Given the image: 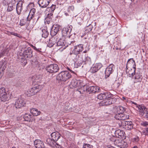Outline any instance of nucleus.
Returning <instances> with one entry per match:
<instances>
[{
    "label": "nucleus",
    "instance_id": "obj_10",
    "mask_svg": "<svg viewBox=\"0 0 148 148\" xmlns=\"http://www.w3.org/2000/svg\"><path fill=\"white\" fill-rule=\"evenodd\" d=\"M24 100V98L21 97H19L17 99L15 104L16 108H19L24 106L25 104Z\"/></svg>",
    "mask_w": 148,
    "mask_h": 148
},
{
    "label": "nucleus",
    "instance_id": "obj_11",
    "mask_svg": "<svg viewBox=\"0 0 148 148\" xmlns=\"http://www.w3.org/2000/svg\"><path fill=\"white\" fill-rule=\"evenodd\" d=\"M27 58L24 56L22 53L18 52L17 53V60L23 65H25L27 63Z\"/></svg>",
    "mask_w": 148,
    "mask_h": 148
},
{
    "label": "nucleus",
    "instance_id": "obj_49",
    "mask_svg": "<svg viewBox=\"0 0 148 148\" xmlns=\"http://www.w3.org/2000/svg\"><path fill=\"white\" fill-rule=\"evenodd\" d=\"M13 10V6L12 4H9L8 7L7 11L8 12H10L12 11Z\"/></svg>",
    "mask_w": 148,
    "mask_h": 148
},
{
    "label": "nucleus",
    "instance_id": "obj_29",
    "mask_svg": "<svg viewBox=\"0 0 148 148\" xmlns=\"http://www.w3.org/2000/svg\"><path fill=\"white\" fill-rule=\"evenodd\" d=\"M112 97H110L106 99V100L103 101V104L104 105L107 106L110 105L114 103V99L112 98Z\"/></svg>",
    "mask_w": 148,
    "mask_h": 148
},
{
    "label": "nucleus",
    "instance_id": "obj_60",
    "mask_svg": "<svg viewBox=\"0 0 148 148\" xmlns=\"http://www.w3.org/2000/svg\"><path fill=\"white\" fill-rule=\"evenodd\" d=\"M40 15H39L38 16H37L36 15L35 16V20L34 21H36V22L38 21V19L40 18Z\"/></svg>",
    "mask_w": 148,
    "mask_h": 148
},
{
    "label": "nucleus",
    "instance_id": "obj_61",
    "mask_svg": "<svg viewBox=\"0 0 148 148\" xmlns=\"http://www.w3.org/2000/svg\"><path fill=\"white\" fill-rule=\"evenodd\" d=\"M107 148H115V147L111 146L110 145H108L107 146Z\"/></svg>",
    "mask_w": 148,
    "mask_h": 148
},
{
    "label": "nucleus",
    "instance_id": "obj_2",
    "mask_svg": "<svg viewBox=\"0 0 148 148\" xmlns=\"http://www.w3.org/2000/svg\"><path fill=\"white\" fill-rule=\"evenodd\" d=\"M72 77V75L69 71H64L59 73L56 77V79L61 82H65Z\"/></svg>",
    "mask_w": 148,
    "mask_h": 148
},
{
    "label": "nucleus",
    "instance_id": "obj_18",
    "mask_svg": "<svg viewBox=\"0 0 148 148\" xmlns=\"http://www.w3.org/2000/svg\"><path fill=\"white\" fill-rule=\"evenodd\" d=\"M115 134L116 137L122 139H124L125 138V133L123 130H116L115 131Z\"/></svg>",
    "mask_w": 148,
    "mask_h": 148
},
{
    "label": "nucleus",
    "instance_id": "obj_32",
    "mask_svg": "<svg viewBox=\"0 0 148 148\" xmlns=\"http://www.w3.org/2000/svg\"><path fill=\"white\" fill-rule=\"evenodd\" d=\"M32 116L28 114H25L23 118L25 121H32L33 120Z\"/></svg>",
    "mask_w": 148,
    "mask_h": 148
},
{
    "label": "nucleus",
    "instance_id": "obj_52",
    "mask_svg": "<svg viewBox=\"0 0 148 148\" xmlns=\"http://www.w3.org/2000/svg\"><path fill=\"white\" fill-rule=\"evenodd\" d=\"M121 113H119V114H116L115 116L114 117L116 119L121 120Z\"/></svg>",
    "mask_w": 148,
    "mask_h": 148
},
{
    "label": "nucleus",
    "instance_id": "obj_50",
    "mask_svg": "<svg viewBox=\"0 0 148 148\" xmlns=\"http://www.w3.org/2000/svg\"><path fill=\"white\" fill-rule=\"evenodd\" d=\"M93 28L92 25L90 24L86 28V30L88 32L91 31Z\"/></svg>",
    "mask_w": 148,
    "mask_h": 148
},
{
    "label": "nucleus",
    "instance_id": "obj_23",
    "mask_svg": "<svg viewBox=\"0 0 148 148\" xmlns=\"http://www.w3.org/2000/svg\"><path fill=\"white\" fill-rule=\"evenodd\" d=\"M83 49V45L81 44H79L75 46L73 51L75 54H77L78 53L82 52Z\"/></svg>",
    "mask_w": 148,
    "mask_h": 148
},
{
    "label": "nucleus",
    "instance_id": "obj_45",
    "mask_svg": "<svg viewBox=\"0 0 148 148\" xmlns=\"http://www.w3.org/2000/svg\"><path fill=\"white\" fill-rule=\"evenodd\" d=\"M8 51V48L4 49L2 50L0 54V57H1L2 56L5 55V54H7Z\"/></svg>",
    "mask_w": 148,
    "mask_h": 148
},
{
    "label": "nucleus",
    "instance_id": "obj_19",
    "mask_svg": "<svg viewBox=\"0 0 148 148\" xmlns=\"http://www.w3.org/2000/svg\"><path fill=\"white\" fill-rule=\"evenodd\" d=\"M136 68L131 67L127 69L126 68V71L128 76L130 77H133L136 73Z\"/></svg>",
    "mask_w": 148,
    "mask_h": 148
},
{
    "label": "nucleus",
    "instance_id": "obj_31",
    "mask_svg": "<svg viewBox=\"0 0 148 148\" xmlns=\"http://www.w3.org/2000/svg\"><path fill=\"white\" fill-rule=\"evenodd\" d=\"M56 5L53 4L50 7L47 8L46 11L48 12L47 14H52V16H53V13L56 9Z\"/></svg>",
    "mask_w": 148,
    "mask_h": 148
},
{
    "label": "nucleus",
    "instance_id": "obj_24",
    "mask_svg": "<svg viewBox=\"0 0 148 148\" xmlns=\"http://www.w3.org/2000/svg\"><path fill=\"white\" fill-rule=\"evenodd\" d=\"M137 108L138 110L140 113V114L142 115L143 113L147 111V109L142 104L137 105Z\"/></svg>",
    "mask_w": 148,
    "mask_h": 148
},
{
    "label": "nucleus",
    "instance_id": "obj_35",
    "mask_svg": "<svg viewBox=\"0 0 148 148\" xmlns=\"http://www.w3.org/2000/svg\"><path fill=\"white\" fill-rule=\"evenodd\" d=\"M32 78L33 81H34L35 82L36 81L38 82L40 81L42 79V76L40 75H35L32 77Z\"/></svg>",
    "mask_w": 148,
    "mask_h": 148
},
{
    "label": "nucleus",
    "instance_id": "obj_25",
    "mask_svg": "<svg viewBox=\"0 0 148 148\" xmlns=\"http://www.w3.org/2000/svg\"><path fill=\"white\" fill-rule=\"evenodd\" d=\"M46 143L51 147L54 148L56 147V145H58L55 141L52 139H51L50 138H48L47 139Z\"/></svg>",
    "mask_w": 148,
    "mask_h": 148
},
{
    "label": "nucleus",
    "instance_id": "obj_41",
    "mask_svg": "<svg viewBox=\"0 0 148 148\" xmlns=\"http://www.w3.org/2000/svg\"><path fill=\"white\" fill-rule=\"evenodd\" d=\"M8 92V91H6L5 88L2 87L0 88V96H2L3 95L6 94V92Z\"/></svg>",
    "mask_w": 148,
    "mask_h": 148
},
{
    "label": "nucleus",
    "instance_id": "obj_8",
    "mask_svg": "<svg viewBox=\"0 0 148 148\" xmlns=\"http://www.w3.org/2000/svg\"><path fill=\"white\" fill-rule=\"evenodd\" d=\"M115 68V66L112 64H110L106 69L105 71L106 78L108 77L113 72Z\"/></svg>",
    "mask_w": 148,
    "mask_h": 148
},
{
    "label": "nucleus",
    "instance_id": "obj_48",
    "mask_svg": "<svg viewBox=\"0 0 148 148\" xmlns=\"http://www.w3.org/2000/svg\"><path fill=\"white\" fill-rule=\"evenodd\" d=\"M76 20L77 23L79 25H81L82 24L83 21V19L81 17H77L76 18Z\"/></svg>",
    "mask_w": 148,
    "mask_h": 148
},
{
    "label": "nucleus",
    "instance_id": "obj_36",
    "mask_svg": "<svg viewBox=\"0 0 148 148\" xmlns=\"http://www.w3.org/2000/svg\"><path fill=\"white\" fill-rule=\"evenodd\" d=\"M83 60V61L86 64H87L88 65H90L92 64L90 58L86 55H85V58Z\"/></svg>",
    "mask_w": 148,
    "mask_h": 148
},
{
    "label": "nucleus",
    "instance_id": "obj_30",
    "mask_svg": "<svg viewBox=\"0 0 148 148\" xmlns=\"http://www.w3.org/2000/svg\"><path fill=\"white\" fill-rule=\"evenodd\" d=\"M51 136L52 139L56 142L60 138L61 135L58 132H56L51 134Z\"/></svg>",
    "mask_w": 148,
    "mask_h": 148
},
{
    "label": "nucleus",
    "instance_id": "obj_62",
    "mask_svg": "<svg viewBox=\"0 0 148 148\" xmlns=\"http://www.w3.org/2000/svg\"><path fill=\"white\" fill-rule=\"evenodd\" d=\"M3 73L1 71V70L0 71V79L1 78L2 76H3Z\"/></svg>",
    "mask_w": 148,
    "mask_h": 148
},
{
    "label": "nucleus",
    "instance_id": "obj_42",
    "mask_svg": "<svg viewBox=\"0 0 148 148\" xmlns=\"http://www.w3.org/2000/svg\"><path fill=\"white\" fill-rule=\"evenodd\" d=\"M121 120H122V121H124V120L129 118V115H128L123 114L122 113H121Z\"/></svg>",
    "mask_w": 148,
    "mask_h": 148
},
{
    "label": "nucleus",
    "instance_id": "obj_15",
    "mask_svg": "<svg viewBox=\"0 0 148 148\" xmlns=\"http://www.w3.org/2000/svg\"><path fill=\"white\" fill-rule=\"evenodd\" d=\"M51 0H38V3L41 8H45L47 7Z\"/></svg>",
    "mask_w": 148,
    "mask_h": 148
},
{
    "label": "nucleus",
    "instance_id": "obj_58",
    "mask_svg": "<svg viewBox=\"0 0 148 148\" xmlns=\"http://www.w3.org/2000/svg\"><path fill=\"white\" fill-rule=\"evenodd\" d=\"M74 9V7L73 6H69L68 9V12H70L71 11H73Z\"/></svg>",
    "mask_w": 148,
    "mask_h": 148
},
{
    "label": "nucleus",
    "instance_id": "obj_16",
    "mask_svg": "<svg viewBox=\"0 0 148 148\" xmlns=\"http://www.w3.org/2000/svg\"><path fill=\"white\" fill-rule=\"evenodd\" d=\"M33 51L30 47H28L25 49L22 53L24 56L27 58H30L33 56Z\"/></svg>",
    "mask_w": 148,
    "mask_h": 148
},
{
    "label": "nucleus",
    "instance_id": "obj_46",
    "mask_svg": "<svg viewBox=\"0 0 148 148\" xmlns=\"http://www.w3.org/2000/svg\"><path fill=\"white\" fill-rule=\"evenodd\" d=\"M82 148H94V147L89 144L84 143Z\"/></svg>",
    "mask_w": 148,
    "mask_h": 148
},
{
    "label": "nucleus",
    "instance_id": "obj_56",
    "mask_svg": "<svg viewBox=\"0 0 148 148\" xmlns=\"http://www.w3.org/2000/svg\"><path fill=\"white\" fill-rule=\"evenodd\" d=\"M11 34L14 36H16L20 38H22V37L20 34L17 33L12 32L11 33Z\"/></svg>",
    "mask_w": 148,
    "mask_h": 148
},
{
    "label": "nucleus",
    "instance_id": "obj_55",
    "mask_svg": "<svg viewBox=\"0 0 148 148\" xmlns=\"http://www.w3.org/2000/svg\"><path fill=\"white\" fill-rule=\"evenodd\" d=\"M140 124L142 126L145 127H147L148 126V122L143 121Z\"/></svg>",
    "mask_w": 148,
    "mask_h": 148
},
{
    "label": "nucleus",
    "instance_id": "obj_1",
    "mask_svg": "<svg viewBox=\"0 0 148 148\" xmlns=\"http://www.w3.org/2000/svg\"><path fill=\"white\" fill-rule=\"evenodd\" d=\"M36 10L34 8H32L29 12V14L27 17V24H28L27 27L28 28H32L36 23V21H34V18L35 15Z\"/></svg>",
    "mask_w": 148,
    "mask_h": 148
},
{
    "label": "nucleus",
    "instance_id": "obj_51",
    "mask_svg": "<svg viewBox=\"0 0 148 148\" xmlns=\"http://www.w3.org/2000/svg\"><path fill=\"white\" fill-rule=\"evenodd\" d=\"M96 67L97 69L99 70L100 69L102 66V65L101 63H98L95 64L94 65Z\"/></svg>",
    "mask_w": 148,
    "mask_h": 148
},
{
    "label": "nucleus",
    "instance_id": "obj_9",
    "mask_svg": "<svg viewBox=\"0 0 148 148\" xmlns=\"http://www.w3.org/2000/svg\"><path fill=\"white\" fill-rule=\"evenodd\" d=\"M114 144L120 148H126L128 146L127 143L121 139H116L114 141Z\"/></svg>",
    "mask_w": 148,
    "mask_h": 148
},
{
    "label": "nucleus",
    "instance_id": "obj_21",
    "mask_svg": "<svg viewBox=\"0 0 148 148\" xmlns=\"http://www.w3.org/2000/svg\"><path fill=\"white\" fill-rule=\"evenodd\" d=\"M23 2L22 1L20 0L16 4V10L17 14L18 15H20L21 14V12L23 10Z\"/></svg>",
    "mask_w": 148,
    "mask_h": 148
},
{
    "label": "nucleus",
    "instance_id": "obj_34",
    "mask_svg": "<svg viewBox=\"0 0 148 148\" xmlns=\"http://www.w3.org/2000/svg\"><path fill=\"white\" fill-rule=\"evenodd\" d=\"M30 112L33 116H37L40 115V111H38L37 109L35 108L30 109Z\"/></svg>",
    "mask_w": 148,
    "mask_h": 148
},
{
    "label": "nucleus",
    "instance_id": "obj_20",
    "mask_svg": "<svg viewBox=\"0 0 148 148\" xmlns=\"http://www.w3.org/2000/svg\"><path fill=\"white\" fill-rule=\"evenodd\" d=\"M82 82L81 80H77L75 79L71 82V84L74 88L81 87L83 86Z\"/></svg>",
    "mask_w": 148,
    "mask_h": 148
},
{
    "label": "nucleus",
    "instance_id": "obj_5",
    "mask_svg": "<svg viewBox=\"0 0 148 148\" xmlns=\"http://www.w3.org/2000/svg\"><path fill=\"white\" fill-rule=\"evenodd\" d=\"M120 127H123L127 130H130L133 128V125L131 121H120L118 123Z\"/></svg>",
    "mask_w": 148,
    "mask_h": 148
},
{
    "label": "nucleus",
    "instance_id": "obj_64",
    "mask_svg": "<svg viewBox=\"0 0 148 148\" xmlns=\"http://www.w3.org/2000/svg\"><path fill=\"white\" fill-rule=\"evenodd\" d=\"M69 148H77L75 147V146L73 145H70Z\"/></svg>",
    "mask_w": 148,
    "mask_h": 148
},
{
    "label": "nucleus",
    "instance_id": "obj_39",
    "mask_svg": "<svg viewBox=\"0 0 148 148\" xmlns=\"http://www.w3.org/2000/svg\"><path fill=\"white\" fill-rule=\"evenodd\" d=\"M30 46L32 47L34 50L37 51L39 53L41 54H42V49L41 48H37L35 46H34L32 44H30Z\"/></svg>",
    "mask_w": 148,
    "mask_h": 148
},
{
    "label": "nucleus",
    "instance_id": "obj_33",
    "mask_svg": "<svg viewBox=\"0 0 148 148\" xmlns=\"http://www.w3.org/2000/svg\"><path fill=\"white\" fill-rule=\"evenodd\" d=\"M53 17L52 14H47V16L45 19V23L49 24L51 22L52 18Z\"/></svg>",
    "mask_w": 148,
    "mask_h": 148
},
{
    "label": "nucleus",
    "instance_id": "obj_44",
    "mask_svg": "<svg viewBox=\"0 0 148 148\" xmlns=\"http://www.w3.org/2000/svg\"><path fill=\"white\" fill-rule=\"evenodd\" d=\"M117 110L120 113H122L125 111V109L123 107L119 106L117 108Z\"/></svg>",
    "mask_w": 148,
    "mask_h": 148
},
{
    "label": "nucleus",
    "instance_id": "obj_59",
    "mask_svg": "<svg viewBox=\"0 0 148 148\" xmlns=\"http://www.w3.org/2000/svg\"><path fill=\"white\" fill-rule=\"evenodd\" d=\"M25 23L24 22L23 20L22 19L20 20V25L21 26H23L25 25Z\"/></svg>",
    "mask_w": 148,
    "mask_h": 148
},
{
    "label": "nucleus",
    "instance_id": "obj_28",
    "mask_svg": "<svg viewBox=\"0 0 148 148\" xmlns=\"http://www.w3.org/2000/svg\"><path fill=\"white\" fill-rule=\"evenodd\" d=\"M134 79L138 82H140L142 81L143 77L141 73H140L139 71H137L135 73L134 75Z\"/></svg>",
    "mask_w": 148,
    "mask_h": 148
},
{
    "label": "nucleus",
    "instance_id": "obj_38",
    "mask_svg": "<svg viewBox=\"0 0 148 148\" xmlns=\"http://www.w3.org/2000/svg\"><path fill=\"white\" fill-rule=\"evenodd\" d=\"M42 37L45 38H47L49 34V33L47 29H42Z\"/></svg>",
    "mask_w": 148,
    "mask_h": 148
},
{
    "label": "nucleus",
    "instance_id": "obj_27",
    "mask_svg": "<svg viewBox=\"0 0 148 148\" xmlns=\"http://www.w3.org/2000/svg\"><path fill=\"white\" fill-rule=\"evenodd\" d=\"M83 53H78V54H75L74 52V54L73 55V59L74 60L77 61H83Z\"/></svg>",
    "mask_w": 148,
    "mask_h": 148
},
{
    "label": "nucleus",
    "instance_id": "obj_26",
    "mask_svg": "<svg viewBox=\"0 0 148 148\" xmlns=\"http://www.w3.org/2000/svg\"><path fill=\"white\" fill-rule=\"evenodd\" d=\"M11 94L9 92H6V94L3 95L2 96H0L1 100V101L5 102L6 101H8L10 99Z\"/></svg>",
    "mask_w": 148,
    "mask_h": 148
},
{
    "label": "nucleus",
    "instance_id": "obj_4",
    "mask_svg": "<svg viewBox=\"0 0 148 148\" xmlns=\"http://www.w3.org/2000/svg\"><path fill=\"white\" fill-rule=\"evenodd\" d=\"M82 89L84 92H86L89 94L98 93L101 91V89L99 87L95 86L89 87L84 85L82 88Z\"/></svg>",
    "mask_w": 148,
    "mask_h": 148
},
{
    "label": "nucleus",
    "instance_id": "obj_37",
    "mask_svg": "<svg viewBox=\"0 0 148 148\" xmlns=\"http://www.w3.org/2000/svg\"><path fill=\"white\" fill-rule=\"evenodd\" d=\"M54 39H53L52 38L49 40V42L47 44V46L48 47H51L56 43V42L55 41H54Z\"/></svg>",
    "mask_w": 148,
    "mask_h": 148
},
{
    "label": "nucleus",
    "instance_id": "obj_14",
    "mask_svg": "<svg viewBox=\"0 0 148 148\" xmlns=\"http://www.w3.org/2000/svg\"><path fill=\"white\" fill-rule=\"evenodd\" d=\"M60 29V26L57 25H54L51 27L50 34L51 36L56 35L59 31Z\"/></svg>",
    "mask_w": 148,
    "mask_h": 148
},
{
    "label": "nucleus",
    "instance_id": "obj_22",
    "mask_svg": "<svg viewBox=\"0 0 148 148\" xmlns=\"http://www.w3.org/2000/svg\"><path fill=\"white\" fill-rule=\"evenodd\" d=\"M136 66V63L133 58H130L128 60L126 66L127 69L131 67L135 68Z\"/></svg>",
    "mask_w": 148,
    "mask_h": 148
},
{
    "label": "nucleus",
    "instance_id": "obj_63",
    "mask_svg": "<svg viewBox=\"0 0 148 148\" xmlns=\"http://www.w3.org/2000/svg\"><path fill=\"white\" fill-rule=\"evenodd\" d=\"M74 54V52L73 51V49L72 51V53H70V55L72 56V57H73V55Z\"/></svg>",
    "mask_w": 148,
    "mask_h": 148
},
{
    "label": "nucleus",
    "instance_id": "obj_12",
    "mask_svg": "<svg viewBox=\"0 0 148 148\" xmlns=\"http://www.w3.org/2000/svg\"><path fill=\"white\" fill-rule=\"evenodd\" d=\"M112 95L109 92H103L99 94L97 96V98L100 100L105 99L110 97H112Z\"/></svg>",
    "mask_w": 148,
    "mask_h": 148
},
{
    "label": "nucleus",
    "instance_id": "obj_17",
    "mask_svg": "<svg viewBox=\"0 0 148 148\" xmlns=\"http://www.w3.org/2000/svg\"><path fill=\"white\" fill-rule=\"evenodd\" d=\"M34 144L36 148H47L43 142L39 139L36 140L34 142Z\"/></svg>",
    "mask_w": 148,
    "mask_h": 148
},
{
    "label": "nucleus",
    "instance_id": "obj_43",
    "mask_svg": "<svg viewBox=\"0 0 148 148\" xmlns=\"http://www.w3.org/2000/svg\"><path fill=\"white\" fill-rule=\"evenodd\" d=\"M98 71V70L97 69L95 66L94 65L90 69V72L92 73H96Z\"/></svg>",
    "mask_w": 148,
    "mask_h": 148
},
{
    "label": "nucleus",
    "instance_id": "obj_7",
    "mask_svg": "<svg viewBox=\"0 0 148 148\" xmlns=\"http://www.w3.org/2000/svg\"><path fill=\"white\" fill-rule=\"evenodd\" d=\"M46 69L47 71L51 73H56L59 70L58 65L56 64H51L47 66Z\"/></svg>",
    "mask_w": 148,
    "mask_h": 148
},
{
    "label": "nucleus",
    "instance_id": "obj_54",
    "mask_svg": "<svg viewBox=\"0 0 148 148\" xmlns=\"http://www.w3.org/2000/svg\"><path fill=\"white\" fill-rule=\"evenodd\" d=\"M132 140L133 142H137L139 140V138L138 136H136L132 139Z\"/></svg>",
    "mask_w": 148,
    "mask_h": 148
},
{
    "label": "nucleus",
    "instance_id": "obj_3",
    "mask_svg": "<svg viewBox=\"0 0 148 148\" xmlns=\"http://www.w3.org/2000/svg\"><path fill=\"white\" fill-rule=\"evenodd\" d=\"M43 86L40 84H35L34 87L27 90V95L29 96L34 95L41 90Z\"/></svg>",
    "mask_w": 148,
    "mask_h": 148
},
{
    "label": "nucleus",
    "instance_id": "obj_13",
    "mask_svg": "<svg viewBox=\"0 0 148 148\" xmlns=\"http://www.w3.org/2000/svg\"><path fill=\"white\" fill-rule=\"evenodd\" d=\"M57 45L59 47V49L62 48V50L65 49L68 46L66 44V41L64 39H60L57 42Z\"/></svg>",
    "mask_w": 148,
    "mask_h": 148
},
{
    "label": "nucleus",
    "instance_id": "obj_47",
    "mask_svg": "<svg viewBox=\"0 0 148 148\" xmlns=\"http://www.w3.org/2000/svg\"><path fill=\"white\" fill-rule=\"evenodd\" d=\"M142 134L145 135H148V127H146L142 130Z\"/></svg>",
    "mask_w": 148,
    "mask_h": 148
},
{
    "label": "nucleus",
    "instance_id": "obj_57",
    "mask_svg": "<svg viewBox=\"0 0 148 148\" xmlns=\"http://www.w3.org/2000/svg\"><path fill=\"white\" fill-rule=\"evenodd\" d=\"M34 6V4L33 3H30L27 6V7L28 8H32Z\"/></svg>",
    "mask_w": 148,
    "mask_h": 148
},
{
    "label": "nucleus",
    "instance_id": "obj_6",
    "mask_svg": "<svg viewBox=\"0 0 148 148\" xmlns=\"http://www.w3.org/2000/svg\"><path fill=\"white\" fill-rule=\"evenodd\" d=\"M73 27L71 25H68L66 27L63 28L62 30V34L63 37L64 38H69L70 34Z\"/></svg>",
    "mask_w": 148,
    "mask_h": 148
},
{
    "label": "nucleus",
    "instance_id": "obj_40",
    "mask_svg": "<svg viewBox=\"0 0 148 148\" xmlns=\"http://www.w3.org/2000/svg\"><path fill=\"white\" fill-rule=\"evenodd\" d=\"M30 46L32 47L34 50L37 51L39 53L41 54H42V49L41 48H37L35 46H34L32 44H30Z\"/></svg>",
    "mask_w": 148,
    "mask_h": 148
},
{
    "label": "nucleus",
    "instance_id": "obj_53",
    "mask_svg": "<svg viewBox=\"0 0 148 148\" xmlns=\"http://www.w3.org/2000/svg\"><path fill=\"white\" fill-rule=\"evenodd\" d=\"M142 116L145 119H147L148 120V111L147 110L142 114Z\"/></svg>",
    "mask_w": 148,
    "mask_h": 148
}]
</instances>
